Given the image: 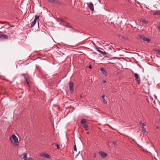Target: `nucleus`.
Returning <instances> with one entry per match:
<instances>
[{
    "mask_svg": "<svg viewBox=\"0 0 160 160\" xmlns=\"http://www.w3.org/2000/svg\"><path fill=\"white\" fill-rule=\"evenodd\" d=\"M98 1L100 3V0H98Z\"/></svg>",
    "mask_w": 160,
    "mask_h": 160,
    "instance_id": "nucleus-36",
    "label": "nucleus"
},
{
    "mask_svg": "<svg viewBox=\"0 0 160 160\" xmlns=\"http://www.w3.org/2000/svg\"><path fill=\"white\" fill-rule=\"evenodd\" d=\"M10 140L11 142L13 143L14 146H17L19 145V142L17 137L15 135L13 134L10 137Z\"/></svg>",
    "mask_w": 160,
    "mask_h": 160,
    "instance_id": "nucleus-1",
    "label": "nucleus"
},
{
    "mask_svg": "<svg viewBox=\"0 0 160 160\" xmlns=\"http://www.w3.org/2000/svg\"><path fill=\"white\" fill-rule=\"evenodd\" d=\"M113 143L114 144H116V142H113Z\"/></svg>",
    "mask_w": 160,
    "mask_h": 160,
    "instance_id": "nucleus-32",
    "label": "nucleus"
},
{
    "mask_svg": "<svg viewBox=\"0 0 160 160\" xmlns=\"http://www.w3.org/2000/svg\"><path fill=\"white\" fill-rule=\"evenodd\" d=\"M139 37L140 39L143 40V41H147L148 42H149L150 40V39H149L147 37H145L143 35H139Z\"/></svg>",
    "mask_w": 160,
    "mask_h": 160,
    "instance_id": "nucleus-3",
    "label": "nucleus"
},
{
    "mask_svg": "<svg viewBox=\"0 0 160 160\" xmlns=\"http://www.w3.org/2000/svg\"><path fill=\"white\" fill-rule=\"evenodd\" d=\"M140 126L142 127H143L144 126L146 125V124L144 123H142V121L140 120L139 121Z\"/></svg>",
    "mask_w": 160,
    "mask_h": 160,
    "instance_id": "nucleus-12",
    "label": "nucleus"
},
{
    "mask_svg": "<svg viewBox=\"0 0 160 160\" xmlns=\"http://www.w3.org/2000/svg\"><path fill=\"white\" fill-rule=\"evenodd\" d=\"M69 87L71 92H73L74 91V88L73 86V83L72 82H70L69 83Z\"/></svg>",
    "mask_w": 160,
    "mask_h": 160,
    "instance_id": "nucleus-6",
    "label": "nucleus"
},
{
    "mask_svg": "<svg viewBox=\"0 0 160 160\" xmlns=\"http://www.w3.org/2000/svg\"><path fill=\"white\" fill-rule=\"evenodd\" d=\"M41 156L47 158H49L50 157L49 155L47 153H42L41 155Z\"/></svg>",
    "mask_w": 160,
    "mask_h": 160,
    "instance_id": "nucleus-11",
    "label": "nucleus"
},
{
    "mask_svg": "<svg viewBox=\"0 0 160 160\" xmlns=\"http://www.w3.org/2000/svg\"><path fill=\"white\" fill-rule=\"evenodd\" d=\"M157 52L158 53H159L160 54V50H158V51H157Z\"/></svg>",
    "mask_w": 160,
    "mask_h": 160,
    "instance_id": "nucleus-30",
    "label": "nucleus"
},
{
    "mask_svg": "<svg viewBox=\"0 0 160 160\" xmlns=\"http://www.w3.org/2000/svg\"><path fill=\"white\" fill-rule=\"evenodd\" d=\"M92 66L91 65H90L89 66H88V68H89V69H91L92 68Z\"/></svg>",
    "mask_w": 160,
    "mask_h": 160,
    "instance_id": "nucleus-26",
    "label": "nucleus"
},
{
    "mask_svg": "<svg viewBox=\"0 0 160 160\" xmlns=\"http://www.w3.org/2000/svg\"><path fill=\"white\" fill-rule=\"evenodd\" d=\"M80 97H81V98H82V96L81 95V96H80Z\"/></svg>",
    "mask_w": 160,
    "mask_h": 160,
    "instance_id": "nucleus-37",
    "label": "nucleus"
},
{
    "mask_svg": "<svg viewBox=\"0 0 160 160\" xmlns=\"http://www.w3.org/2000/svg\"><path fill=\"white\" fill-rule=\"evenodd\" d=\"M158 28L160 29V26H158Z\"/></svg>",
    "mask_w": 160,
    "mask_h": 160,
    "instance_id": "nucleus-35",
    "label": "nucleus"
},
{
    "mask_svg": "<svg viewBox=\"0 0 160 160\" xmlns=\"http://www.w3.org/2000/svg\"><path fill=\"white\" fill-rule=\"evenodd\" d=\"M81 123L82 125L86 124V120L85 119H82L81 120Z\"/></svg>",
    "mask_w": 160,
    "mask_h": 160,
    "instance_id": "nucleus-14",
    "label": "nucleus"
},
{
    "mask_svg": "<svg viewBox=\"0 0 160 160\" xmlns=\"http://www.w3.org/2000/svg\"><path fill=\"white\" fill-rule=\"evenodd\" d=\"M99 153L100 154L101 157L103 158L105 157L107 155L106 153L102 152H99Z\"/></svg>",
    "mask_w": 160,
    "mask_h": 160,
    "instance_id": "nucleus-7",
    "label": "nucleus"
},
{
    "mask_svg": "<svg viewBox=\"0 0 160 160\" xmlns=\"http://www.w3.org/2000/svg\"><path fill=\"white\" fill-rule=\"evenodd\" d=\"M64 25L67 27L70 28H72V27L71 25L69 24V23L67 22H64V23L63 24Z\"/></svg>",
    "mask_w": 160,
    "mask_h": 160,
    "instance_id": "nucleus-9",
    "label": "nucleus"
},
{
    "mask_svg": "<svg viewBox=\"0 0 160 160\" xmlns=\"http://www.w3.org/2000/svg\"><path fill=\"white\" fill-rule=\"evenodd\" d=\"M56 144V147H57V149H59L60 148V147H59V146L58 144Z\"/></svg>",
    "mask_w": 160,
    "mask_h": 160,
    "instance_id": "nucleus-23",
    "label": "nucleus"
},
{
    "mask_svg": "<svg viewBox=\"0 0 160 160\" xmlns=\"http://www.w3.org/2000/svg\"><path fill=\"white\" fill-rule=\"evenodd\" d=\"M25 79V81H27V80H28V78H27L26 77H25V78H24Z\"/></svg>",
    "mask_w": 160,
    "mask_h": 160,
    "instance_id": "nucleus-29",
    "label": "nucleus"
},
{
    "mask_svg": "<svg viewBox=\"0 0 160 160\" xmlns=\"http://www.w3.org/2000/svg\"><path fill=\"white\" fill-rule=\"evenodd\" d=\"M39 17L40 16L39 15H36L35 16L33 22H32V24L31 25V28L33 27L34 26L37 20L39 19Z\"/></svg>",
    "mask_w": 160,
    "mask_h": 160,
    "instance_id": "nucleus-2",
    "label": "nucleus"
},
{
    "mask_svg": "<svg viewBox=\"0 0 160 160\" xmlns=\"http://www.w3.org/2000/svg\"><path fill=\"white\" fill-rule=\"evenodd\" d=\"M22 75L23 76L24 78H25V77H26V75H25V74H22Z\"/></svg>",
    "mask_w": 160,
    "mask_h": 160,
    "instance_id": "nucleus-28",
    "label": "nucleus"
},
{
    "mask_svg": "<svg viewBox=\"0 0 160 160\" xmlns=\"http://www.w3.org/2000/svg\"><path fill=\"white\" fill-rule=\"evenodd\" d=\"M100 70L102 72V73L105 76H106L107 74V72L105 70L104 68H100Z\"/></svg>",
    "mask_w": 160,
    "mask_h": 160,
    "instance_id": "nucleus-8",
    "label": "nucleus"
},
{
    "mask_svg": "<svg viewBox=\"0 0 160 160\" xmlns=\"http://www.w3.org/2000/svg\"><path fill=\"white\" fill-rule=\"evenodd\" d=\"M25 81L26 82V83L28 84H29V82L28 81V79L27 80V81Z\"/></svg>",
    "mask_w": 160,
    "mask_h": 160,
    "instance_id": "nucleus-27",
    "label": "nucleus"
},
{
    "mask_svg": "<svg viewBox=\"0 0 160 160\" xmlns=\"http://www.w3.org/2000/svg\"><path fill=\"white\" fill-rule=\"evenodd\" d=\"M0 23L3 24H4V23H7V22H0Z\"/></svg>",
    "mask_w": 160,
    "mask_h": 160,
    "instance_id": "nucleus-25",
    "label": "nucleus"
},
{
    "mask_svg": "<svg viewBox=\"0 0 160 160\" xmlns=\"http://www.w3.org/2000/svg\"><path fill=\"white\" fill-rule=\"evenodd\" d=\"M104 98H105V96L104 95H103L102 96V101H103V102L104 103V104H106L107 103V101H106V100H105V99Z\"/></svg>",
    "mask_w": 160,
    "mask_h": 160,
    "instance_id": "nucleus-15",
    "label": "nucleus"
},
{
    "mask_svg": "<svg viewBox=\"0 0 160 160\" xmlns=\"http://www.w3.org/2000/svg\"><path fill=\"white\" fill-rule=\"evenodd\" d=\"M134 76L135 77V80L138 82V84H139L140 82V78L139 77V75L137 73H135Z\"/></svg>",
    "mask_w": 160,
    "mask_h": 160,
    "instance_id": "nucleus-4",
    "label": "nucleus"
},
{
    "mask_svg": "<svg viewBox=\"0 0 160 160\" xmlns=\"http://www.w3.org/2000/svg\"><path fill=\"white\" fill-rule=\"evenodd\" d=\"M103 83H105L106 82V80H103Z\"/></svg>",
    "mask_w": 160,
    "mask_h": 160,
    "instance_id": "nucleus-33",
    "label": "nucleus"
},
{
    "mask_svg": "<svg viewBox=\"0 0 160 160\" xmlns=\"http://www.w3.org/2000/svg\"><path fill=\"white\" fill-rule=\"evenodd\" d=\"M88 6L92 11H93L94 10V6L92 2H90L88 4Z\"/></svg>",
    "mask_w": 160,
    "mask_h": 160,
    "instance_id": "nucleus-5",
    "label": "nucleus"
},
{
    "mask_svg": "<svg viewBox=\"0 0 160 160\" xmlns=\"http://www.w3.org/2000/svg\"><path fill=\"white\" fill-rule=\"evenodd\" d=\"M1 38L8 39V37L7 35L3 34L2 35H0V39Z\"/></svg>",
    "mask_w": 160,
    "mask_h": 160,
    "instance_id": "nucleus-10",
    "label": "nucleus"
},
{
    "mask_svg": "<svg viewBox=\"0 0 160 160\" xmlns=\"http://www.w3.org/2000/svg\"><path fill=\"white\" fill-rule=\"evenodd\" d=\"M142 132L144 133H145L146 132V130L144 128V127H142Z\"/></svg>",
    "mask_w": 160,
    "mask_h": 160,
    "instance_id": "nucleus-19",
    "label": "nucleus"
},
{
    "mask_svg": "<svg viewBox=\"0 0 160 160\" xmlns=\"http://www.w3.org/2000/svg\"><path fill=\"white\" fill-rule=\"evenodd\" d=\"M23 158L24 160H27V154L26 153L23 156Z\"/></svg>",
    "mask_w": 160,
    "mask_h": 160,
    "instance_id": "nucleus-20",
    "label": "nucleus"
},
{
    "mask_svg": "<svg viewBox=\"0 0 160 160\" xmlns=\"http://www.w3.org/2000/svg\"><path fill=\"white\" fill-rule=\"evenodd\" d=\"M156 128L157 129H158V126H156Z\"/></svg>",
    "mask_w": 160,
    "mask_h": 160,
    "instance_id": "nucleus-34",
    "label": "nucleus"
},
{
    "mask_svg": "<svg viewBox=\"0 0 160 160\" xmlns=\"http://www.w3.org/2000/svg\"><path fill=\"white\" fill-rule=\"evenodd\" d=\"M49 2L51 3H54L56 2V0H49Z\"/></svg>",
    "mask_w": 160,
    "mask_h": 160,
    "instance_id": "nucleus-21",
    "label": "nucleus"
},
{
    "mask_svg": "<svg viewBox=\"0 0 160 160\" xmlns=\"http://www.w3.org/2000/svg\"><path fill=\"white\" fill-rule=\"evenodd\" d=\"M33 159V158H32L30 157V158H28L27 160H32Z\"/></svg>",
    "mask_w": 160,
    "mask_h": 160,
    "instance_id": "nucleus-24",
    "label": "nucleus"
},
{
    "mask_svg": "<svg viewBox=\"0 0 160 160\" xmlns=\"http://www.w3.org/2000/svg\"><path fill=\"white\" fill-rule=\"evenodd\" d=\"M141 22L142 23H144V24H148V21H146V20H145L144 19H142L141 20Z\"/></svg>",
    "mask_w": 160,
    "mask_h": 160,
    "instance_id": "nucleus-18",
    "label": "nucleus"
},
{
    "mask_svg": "<svg viewBox=\"0 0 160 160\" xmlns=\"http://www.w3.org/2000/svg\"><path fill=\"white\" fill-rule=\"evenodd\" d=\"M153 14L154 15H157L158 16L160 15V12L158 11H156L153 13Z\"/></svg>",
    "mask_w": 160,
    "mask_h": 160,
    "instance_id": "nucleus-13",
    "label": "nucleus"
},
{
    "mask_svg": "<svg viewBox=\"0 0 160 160\" xmlns=\"http://www.w3.org/2000/svg\"><path fill=\"white\" fill-rule=\"evenodd\" d=\"M74 151H77V148H76V145H74Z\"/></svg>",
    "mask_w": 160,
    "mask_h": 160,
    "instance_id": "nucleus-22",
    "label": "nucleus"
},
{
    "mask_svg": "<svg viewBox=\"0 0 160 160\" xmlns=\"http://www.w3.org/2000/svg\"><path fill=\"white\" fill-rule=\"evenodd\" d=\"M83 127L86 131H88V126L86 124L83 125Z\"/></svg>",
    "mask_w": 160,
    "mask_h": 160,
    "instance_id": "nucleus-17",
    "label": "nucleus"
},
{
    "mask_svg": "<svg viewBox=\"0 0 160 160\" xmlns=\"http://www.w3.org/2000/svg\"><path fill=\"white\" fill-rule=\"evenodd\" d=\"M96 154H94V155H93V157L94 158H96Z\"/></svg>",
    "mask_w": 160,
    "mask_h": 160,
    "instance_id": "nucleus-31",
    "label": "nucleus"
},
{
    "mask_svg": "<svg viewBox=\"0 0 160 160\" xmlns=\"http://www.w3.org/2000/svg\"><path fill=\"white\" fill-rule=\"evenodd\" d=\"M97 51L99 52L101 54L103 55H105V54H106V52H104L103 51H101L99 49H98L97 50Z\"/></svg>",
    "mask_w": 160,
    "mask_h": 160,
    "instance_id": "nucleus-16",
    "label": "nucleus"
}]
</instances>
